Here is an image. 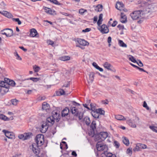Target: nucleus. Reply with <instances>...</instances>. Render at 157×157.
<instances>
[{
    "mask_svg": "<svg viewBox=\"0 0 157 157\" xmlns=\"http://www.w3.org/2000/svg\"><path fill=\"white\" fill-rule=\"evenodd\" d=\"M113 145L114 146L117 148H118L120 146V144L117 141H114L113 143Z\"/></svg>",
    "mask_w": 157,
    "mask_h": 157,
    "instance_id": "nucleus-40",
    "label": "nucleus"
},
{
    "mask_svg": "<svg viewBox=\"0 0 157 157\" xmlns=\"http://www.w3.org/2000/svg\"><path fill=\"white\" fill-rule=\"evenodd\" d=\"M0 118L2 120H6L7 118L5 115L1 114H0Z\"/></svg>",
    "mask_w": 157,
    "mask_h": 157,
    "instance_id": "nucleus-44",
    "label": "nucleus"
},
{
    "mask_svg": "<svg viewBox=\"0 0 157 157\" xmlns=\"http://www.w3.org/2000/svg\"><path fill=\"white\" fill-rule=\"evenodd\" d=\"M50 14L54 15L56 14V11L53 10H52L50 9Z\"/></svg>",
    "mask_w": 157,
    "mask_h": 157,
    "instance_id": "nucleus-53",
    "label": "nucleus"
},
{
    "mask_svg": "<svg viewBox=\"0 0 157 157\" xmlns=\"http://www.w3.org/2000/svg\"><path fill=\"white\" fill-rule=\"evenodd\" d=\"M38 100L42 101L45 99V97H40L38 98Z\"/></svg>",
    "mask_w": 157,
    "mask_h": 157,
    "instance_id": "nucleus-61",
    "label": "nucleus"
},
{
    "mask_svg": "<svg viewBox=\"0 0 157 157\" xmlns=\"http://www.w3.org/2000/svg\"><path fill=\"white\" fill-rule=\"evenodd\" d=\"M6 83H7V84H8L9 86V85H11L12 86H14L15 85V83L13 81H10L9 79L7 78H5L4 80L6 81Z\"/></svg>",
    "mask_w": 157,
    "mask_h": 157,
    "instance_id": "nucleus-21",
    "label": "nucleus"
},
{
    "mask_svg": "<svg viewBox=\"0 0 157 157\" xmlns=\"http://www.w3.org/2000/svg\"><path fill=\"white\" fill-rule=\"evenodd\" d=\"M117 27L118 28L119 30H123L124 29V27L123 25H119Z\"/></svg>",
    "mask_w": 157,
    "mask_h": 157,
    "instance_id": "nucleus-54",
    "label": "nucleus"
},
{
    "mask_svg": "<svg viewBox=\"0 0 157 157\" xmlns=\"http://www.w3.org/2000/svg\"><path fill=\"white\" fill-rule=\"evenodd\" d=\"M6 85V86L2 88V91H3L5 93L9 91V88L10 87V86L8 84H7Z\"/></svg>",
    "mask_w": 157,
    "mask_h": 157,
    "instance_id": "nucleus-29",
    "label": "nucleus"
},
{
    "mask_svg": "<svg viewBox=\"0 0 157 157\" xmlns=\"http://www.w3.org/2000/svg\"><path fill=\"white\" fill-rule=\"evenodd\" d=\"M139 146L140 147V148L142 149H145L147 148V145L144 144L139 143H138Z\"/></svg>",
    "mask_w": 157,
    "mask_h": 157,
    "instance_id": "nucleus-35",
    "label": "nucleus"
},
{
    "mask_svg": "<svg viewBox=\"0 0 157 157\" xmlns=\"http://www.w3.org/2000/svg\"><path fill=\"white\" fill-rule=\"evenodd\" d=\"M122 141L124 144L127 146H128L129 144V142L128 139L125 137H122Z\"/></svg>",
    "mask_w": 157,
    "mask_h": 157,
    "instance_id": "nucleus-23",
    "label": "nucleus"
},
{
    "mask_svg": "<svg viewBox=\"0 0 157 157\" xmlns=\"http://www.w3.org/2000/svg\"><path fill=\"white\" fill-rule=\"evenodd\" d=\"M149 128L153 132L157 133V124H155L153 125L150 126Z\"/></svg>",
    "mask_w": 157,
    "mask_h": 157,
    "instance_id": "nucleus-25",
    "label": "nucleus"
},
{
    "mask_svg": "<svg viewBox=\"0 0 157 157\" xmlns=\"http://www.w3.org/2000/svg\"><path fill=\"white\" fill-rule=\"evenodd\" d=\"M97 112L99 115H104L105 113V111L104 110L101 109H97L96 110Z\"/></svg>",
    "mask_w": 157,
    "mask_h": 157,
    "instance_id": "nucleus-31",
    "label": "nucleus"
},
{
    "mask_svg": "<svg viewBox=\"0 0 157 157\" xmlns=\"http://www.w3.org/2000/svg\"><path fill=\"white\" fill-rule=\"evenodd\" d=\"M39 79L40 78H39L31 77L29 78H27V79H25V80H32L33 82H36L39 81Z\"/></svg>",
    "mask_w": 157,
    "mask_h": 157,
    "instance_id": "nucleus-37",
    "label": "nucleus"
},
{
    "mask_svg": "<svg viewBox=\"0 0 157 157\" xmlns=\"http://www.w3.org/2000/svg\"><path fill=\"white\" fill-rule=\"evenodd\" d=\"M104 67L109 70L113 71V67L112 65L107 62H105L103 64Z\"/></svg>",
    "mask_w": 157,
    "mask_h": 157,
    "instance_id": "nucleus-15",
    "label": "nucleus"
},
{
    "mask_svg": "<svg viewBox=\"0 0 157 157\" xmlns=\"http://www.w3.org/2000/svg\"><path fill=\"white\" fill-rule=\"evenodd\" d=\"M143 106L144 107L146 108V109L148 110L149 109V108L147 106V103L145 101L144 102Z\"/></svg>",
    "mask_w": 157,
    "mask_h": 157,
    "instance_id": "nucleus-57",
    "label": "nucleus"
},
{
    "mask_svg": "<svg viewBox=\"0 0 157 157\" xmlns=\"http://www.w3.org/2000/svg\"><path fill=\"white\" fill-rule=\"evenodd\" d=\"M130 15L133 20H136L141 17V11L140 10L134 11Z\"/></svg>",
    "mask_w": 157,
    "mask_h": 157,
    "instance_id": "nucleus-6",
    "label": "nucleus"
},
{
    "mask_svg": "<svg viewBox=\"0 0 157 157\" xmlns=\"http://www.w3.org/2000/svg\"><path fill=\"white\" fill-rule=\"evenodd\" d=\"M129 60L131 61L133 63H135L137 62L136 60L132 56L129 55Z\"/></svg>",
    "mask_w": 157,
    "mask_h": 157,
    "instance_id": "nucleus-39",
    "label": "nucleus"
},
{
    "mask_svg": "<svg viewBox=\"0 0 157 157\" xmlns=\"http://www.w3.org/2000/svg\"><path fill=\"white\" fill-rule=\"evenodd\" d=\"M43 9L44 10V11L47 13H49V8L46 7L44 6L43 8Z\"/></svg>",
    "mask_w": 157,
    "mask_h": 157,
    "instance_id": "nucleus-45",
    "label": "nucleus"
},
{
    "mask_svg": "<svg viewBox=\"0 0 157 157\" xmlns=\"http://www.w3.org/2000/svg\"><path fill=\"white\" fill-rule=\"evenodd\" d=\"M118 44L120 46L122 47L126 48L127 47V45L122 40H118Z\"/></svg>",
    "mask_w": 157,
    "mask_h": 157,
    "instance_id": "nucleus-27",
    "label": "nucleus"
},
{
    "mask_svg": "<svg viewBox=\"0 0 157 157\" xmlns=\"http://www.w3.org/2000/svg\"><path fill=\"white\" fill-rule=\"evenodd\" d=\"M102 103L104 104H108L109 103V102L107 100H102Z\"/></svg>",
    "mask_w": 157,
    "mask_h": 157,
    "instance_id": "nucleus-62",
    "label": "nucleus"
},
{
    "mask_svg": "<svg viewBox=\"0 0 157 157\" xmlns=\"http://www.w3.org/2000/svg\"><path fill=\"white\" fill-rule=\"evenodd\" d=\"M76 42L78 43L80 45L82 46H86L89 44V43L84 39L81 38H77Z\"/></svg>",
    "mask_w": 157,
    "mask_h": 157,
    "instance_id": "nucleus-12",
    "label": "nucleus"
},
{
    "mask_svg": "<svg viewBox=\"0 0 157 157\" xmlns=\"http://www.w3.org/2000/svg\"><path fill=\"white\" fill-rule=\"evenodd\" d=\"M93 7L95 8V10L97 12L101 11L103 9V6L101 4H98L96 6H94Z\"/></svg>",
    "mask_w": 157,
    "mask_h": 157,
    "instance_id": "nucleus-19",
    "label": "nucleus"
},
{
    "mask_svg": "<svg viewBox=\"0 0 157 157\" xmlns=\"http://www.w3.org/2000/svg\"><path fill=\"white\" fill-rule=\"evenodd\" d=\"M69 109L67 107H66L62 111V117H65L67 116L69 113Z\"/></svg>",
    "mask_w": 157,
    "mask_h": 157,
    "instance_id": "nucleus-16",
    "label": "nucleus"
},
{
    "mask_svg": "<svg viewBox=\"0 0 157 157\" xmlns=\"http://www.w3.org/2000/svg\"><path fill=\"white\" fill-rule=\"evenodd\" d=\"M123 5L122 3L120 2H117L116 4V8L118 10H120L119 8L121 7H123Z\"/></svg>",
    "mask_w": 157,
    "mask_h": 157,
    "instance_id": "nucleus-34",
    "label": "nucleus"
},
{
    "mask_svg": "<svg viewBox=\"0 0 157 157\" xmlns=\"http://www.w3.org/2000/svg\"><path fill=\"white\" fill-rule=\"evenodd\" d=\"M50 2L56 5H59L60 4L57 0H50Z\"/></svg>",
    "mask_w": 157,
    "mask_h": 157,
    "instance_id": "nucleus-42",
    "label": "nucleus"
},
{
    "mask_svg": "<svg viewBox=\"0 0 157 157\" xmlns=\"http://www.w3.org/2000/svg\"><path fill=\"white\" fill-rule=\"evenodd\" d=\"M52 118L54 120H51V122L50 121V123H51L52 124L54 123V120H56L59 121V119L60 118V116L59 113V112L58 110H55L53 111L52 112Z\"/></svg>",
    "mask_w": 157,
    "mask_h": 157,
    "instance_id": "nucleus-4",
    "label": "nucleus"
},
{
    "mask_svg": "<svg viewBox=\"0 0 157 157\" xmlns=\"http://www.w3.org/2000/svg\"><path fill=\"white\" fill-rule=\"evenodd\" d=\"M133 151H140V148L139 146L138 143L137 144L136 147L133 149Z\"/></svg>",
    "mask_w": 157,
    "mask_h": 157,
    "instance_id": "nucleus-41",
    "label": "nucleus"
},
{
    "mask_svg": "<svg viewBox=\"0 0 157 157\" xmlns=\"http://www.w3.org/2000/svg\"><path fill=\"white\" fill-rule=\"evenodd\" d=\"M49 23V21L48 20H44L43 21V24L44 25L47 26L48 25Z\"/></svg>",
    "mask_w": 157,
    "mask_h": 157,
    "instance_id": "nucleus-52",
    "label": "nucleus"
},
{
    "mask_svg": "<svg viewBox=\"0 0 157 157\" xmlns=\"http://www.w3.org/2000/svg\"><path fill=\"white\" fill-rule=\"evenodd\" d=\"M92 65L94 66L96 69H97L98 67L99 66H98L97 64L95 62H93L92 63Z\"/></svg>",
    "mask_w": 157,
    "mask_h": 157,
    "instance_id": "nucleus-63",
    "label": "nucleus"
},
{
    "mask_svg": "<svg viewBox=\"0 0 157 157\" xmlns=\"http://www.w3.org/2000/svg\"><path fill=\"white\" fill-rule=\"evenodd\" d=\"M84 121L87 125H89L90 123V118L88 117H86L84 119Z\"/></svg>",
    "mask_w": 157,
    "mask_h": 157,
    "instance_id": "nucleus-30",
    "label": "nucleus"
},
{
    "mask_svg": "<svg viewBox=\"0 0 157 157\" xmlns=\"http://www.w3.org/2000/svg\"><path fill=\"white\" fill-rule=\"evenodd\" d=\"M91 29L90 28H87L85 29H83L82 30L83 32H87L90 31Z\"/></svg>",
    "mask_w": 157,
    "mask_h": 157,
    "instance_id": "nucleus-55",
    "label": "nucleus"
},
{
    "mask_svg": "<svg viewBox=\"0 0 157 157\" xmlns=\"http://www.w3.org/2000/svg\"><path fill=\"white\" fill-rule=\"evenodd\" d=\"M7 83H6V81H0V86L2 87H4L6 86Z\"/></svg>",
    "mask_w": 157,
    "mask_h": 157,
    "instance_id": "nucleus-33",
    "label": "nucleus"
},
{
    "mask_svg": "<svg viewBox=\"0 0 157 157\" xmlns=\"http://www.w3.org/2000/svg\"><path fill=\"white\" fill-rule=\"evenodd\" d=\"M2 132L5 133L6 136L9 139H12L15 137L13 132H10L5 130H3Z\"/></svg>",
    "mask_w": 157,
    "mask_h": 157,
    "instance_id": "nucleus-11",
    "label": "nucleus"
},
{
    "mask_svg": "<svg viewBox=\"0 0 157 157\" xmlns=\"http://www.w3.org/2000/svg\"><path fill=\"white\" fill-rule=\"evenodd\" d=\"M117 23V21H113V23L111 25L112 27H115V26Z\"/></svg>",
    "mask_w": 157,
    "mask_h": 157,
    "instance_id": "nucleus-60",
    "label": "nucleus"
},
{
    "mask_svg": "<svg viewBox=\"0 0 157 157\" xmlns=\"http://www.w3.org/2000/svg\"><path fill=\"white\" fill-rule=\"evenodd\" d=\"M137 119H130L127 121V123L131 127L135 128L136 127Z\"/></svg>",
    "mask_w": 157,
    "mask_h": 157,
    "instance_id": "nucleus-8",
    "label": "nucleus"
},
{
    "mask_svg": "<svg viewBox=\"0 0 157 157\" xmlns=\"http://www.w3.org/2000/svg\"><path fill=\"white\" fill-rule=\"evenodd\" d=\"M33 69L35 72H38L40 70V67L36 65H34L33 66Z\"/></svg>",
    "mask_w": 157,
    "mask_h": 157,
    "instance_id": "nucleus-32",
    "label": "nucleus"
},
{
    "mask_svg": "<svg viewBox=\"0 0 157 157\" xmlns=\"http://www.w3.org/2000/svg\"><path fill=\"white\" fill-rule=\"evenodd\" d=\"M13 20L14 21L17 22L18 24L19 25H21V21L19 20V19L18 18H13Z\"/></svg>",
    "mask_w": 157,
    "mask_h": 157,
    "instance_id": "nucleus-46",
    "label": "nucleus"
},
{
    "mask_svg": "<svg viewBox=\"0 0 157 157\" xmlns=\"http://www.w3.org/2000/svg\"><path fill=\"white\" fill-rule=\"evenodd\" d=\"M137 69L139 70L140 71H144V72H145L147 73V72L146 71L144 70V69H143V68H140L138 67H137Z\"/></svg>",
    "mask_w": 157,
    "mask_h": 157,
    "instance_id": "nucleus-59",
    "label": "nucleus"
},
{
    "mask_svg": "<svg viewBox=\"0 0 157 157\" xmlns=\"http://www.w3.org/2000/svg\"><path fill=\"white\" fill-rule=\"evenodd\" d=\"M108 133L106 132H101L95 136V140L99 142L104 140L108 136Z\"/></svg>",
    "mask_w": 157,
    "mask_h": 157,
    "instance_id": "nucleus-2",
    "label": "nucleus"
},
{
    "mask_svg": "<svg viewBox=\"0 0 157 157\" xmlns=\"http://www.w3.org/2000/svg\"><path fill=\"white\" fill-rule=\"evenodd\" d=\"M91 110H92L91 112H94V111H96L97 109H96L95 107L93 106L91 104H90Z\"/></svg>",
    "mask_w": 157,
    "mask_h": 157,
    "instance_id": "nucleus-47",
    "label": "nucleus"
},
{
    "mask_svg": "<svg viewBox=\"0 0 157 157\" xmlns=\"http://www.w3.org/2000/svg\"><path fill=\"white\" fill-rule=\"evenodd\" d=\"M49 105L46 102H44L42 104V109L47 112L49 110Z\"/></svg>",
    "mask_w": 157,
    "mask_h": 157,
    "instance_id": "nucleus-17",
    "label": "nucleus"
},
{
    "mask_svg": "<svg viewBox=\"0 0 157 157\" xmlns=\"http://www.w3.org/2000/svg\"><path fill=\"white\" fill-rule=\"evenodd\" d=\"M103 16V15L102 14V13L100 14L99 15V17L98 20L102 21H103V19H102Z\"/></svg>",
    "mask_w": 157,
    "mask_h": 157,
    "instance_id": "nucleus-58",
    "label": "nucleus"
},
{
    "mask_svg": "<svg viewBox=\"0 0 157 157\" xmlns=\"http://www.w3.org/2000/svg\"><path fill=\"white\" fill-rule=\"evenodd\" d=\"M94 74L93 72H91L89 75V78L90 82H92L94 79Z\"/></svg>",
    "mask_w": 157,
    "mask_h": 157,
    "instance_id": "nucleus-28",
    "label": "nucleus"
},
{
    "mask_svg": "<svg viewBox=\"0 0 157 157\" xmlns=\"http://www.w3.org/2000/svg\"><path fill=\"white\" fill-rule=\"evenodd\" d=\"M70 57L68 56H63L59 57V59L62 61H65L70 59Z\"/></svg>",
    "mask_w": 157,
    "mask_h": 157,
    "instance_id": "nucleus-24",
    "label": "nucleus"
},
{
    "mask_svg": "<svg viewBox=\"0 0 157 157\" xmlns=\"http://www.w3.org/2000/svg\"><path fill=\"white\" fill-rule=\"evenodd\" d=\"M112 38L110 36L108 37L107 40V42L108 43H110L111 42Z\"/></svg>",
    "mask_w": 157,
    "mask_h": 157,
    "instance_id": "nucleus-64",
    "label": "nucleus"
},
{
    "mask_svg": "<svg viewBox=\"0 0 157 157\" xmlns=\"http://www.w3.org/2000/svg\"><path fill=\"white\" fill-rule=\"evenodd\" d=\"M100 142H98L96 145L97 150L99 151H107L108 149L107 146L105 144L100 143Z\"/></svg>",
    "mask_w": 157,
    "mask_h": 157,
    "instance_id": "nucleus-5",
    "label": "nucleus"
},
{
    "mask_svg": "<svg viewBox=\"0 0 157 157\" xmlns=\"http://www.w3.org/2000/svg\"><path fill=\"white\" fill-rule=\"evenodd\" d=\"M6 31V36L10 37L13 35V32L12 29H6L1 31V32H3L4 31Z\"/></svg>",
    "mask_w": 157,
    "mask_h": 157,
    "instance_id": "nucleus-13",
    "label": "nucleus"
},
{
    "mask_svg": "<svg viewBox=\"0 0 157 157\" xmlns=\"http://www.w3.org/2000/svg\"><path fill=\"white\" fill-rule=\"evenodd\" d=\"M65 92H67V91H64V90L63 89H60L59 91V93L60 95H64L65 94Z\"/></svg>",
    "mask_w": 157,
    "mask_h": 157,
    "instance_id": "nucleus-43",
    "label": "nucleus"
},
{
    "mask_svg": "<svg viewBox=\"0 0 157 157\" xmlns=\"http://www.w3.org/2000/svg\"><path fill=\"white\" fill-rule=\"evenodd\" d=\"M0 13L3 16L8 18H11L13 17L12 15L10 13L5 11H0Z\"/></svg>",
    "mask_w": 157,
    "mask_h": 157,
    "instance_id": "nucleus-14",
    "label": "nucleus"
},
{
    "mask_svg": "<svg viewBox=\"0 0 157 157\" xmlns=\"http://www.w3.org/2000/svg\"><path fill=\"white\" fill-rule=\"evenodd\" d=\"M98 29L102 33H107L109 32V29L105 25L103 24L98 27Z\"/></svg>",
    "mask_w": 157,
    "mask_h": 157,
    "instance_id": "nucleus-9",
    "label": "nucleus"
},
{
    "mask_svg": "<svg viewBox=\"0 0 157 157\" xmlns=\"http://www.w3.org/2000/svg\"><path fill=\"white\" fill-rule=\"evenodd\" d=\"M12 104L14 105H17L18 101L16 99H12L11 100Z\"/></svg>",
    "mask_w": 157,
    "mask_h": 157,
    "instance_id": "nucleus-36",
    "label": "nucleus"
},
{
    "mask_svg": "<svg viewBox=\"0 0 157 157\" xmlns=\"http://www.w3.org/2000/svg\"><path fill=\"white\" fill-rule=\"evenodd\" d=\"M121 22L122 23H124L127 22V17L125 15H124L123 13H121V17L120 19Z\"/></svg>",
    "mask_w": 157,
    "mask_h": 157,
    "instance_id": "nucleus-20",
    "label": "nucleus"
},
{
    "mask_svg": "<svg viewBox=\"0 0 157 157\" xmlns=\"http://www.w3.org/2000/svg\"><path fill=\"white\" fill-rule=\"evenodd\" d=\"M90 127L93 130H94L96 128V123L95 121H92L90 125Z\"/></svg>",
    "mask_w": 157,
    "mask_h": 157,
    "instance_id": "nucleus-38",
    "label": "nucleus"
},
{
    "mask_svg": "<svg viewBox=\"0 0 157 157\" xmlns=\"http://www.w3.org/2000/svg\"><path fill=\"white\" fill-rule=\"evenodd\" d=\"M136 63L140 67H142L143 66V63L140 60H138L136 62Z\"/></svg>",
    "mask_w": 157,
    "mask_h": 157,
    "instance_id": "nucleus-49",
    "label": "nucleus"
},
{
    "mask_svg": "<svg viewBox=\"0 0 157 157\" xmlns=\"http://www.w3.org/2000/svg\"><path fill=\"white\" fill-rule=\"evenodd\" d=\"M70 109L71 110V113L74 115L78 117L79 120L82 119V116H80L81 113V112H79L77 108L75 107H70Z\"/></svg>",
    "mask_w": 157,
    "mask_h": 157,
    "instance_id": "nucleus-7",
    "label": "nucleus"
},
{
    "mask_svg": "<svg viewBox=\"0 0 157 157\" xmlns=\"http://www.w3.org/2000/svg\"><path fill=\"white\" fill-rule=\"evenodd\" d=\"M14 55L17 56L16 59H19L20 60H21V58L18 55V53L17 52H16L14 53Z\"/></svg>",
    "mask_w": 157,
    "mask_h": 157,
    "instance_id": "nucleus-48",
    "label": "nucleus"
},
{
    "mask_svg": "<svg viewBox=\"0 0 157 157\" xmlns=\"http://www.w3.org/2000/svg\"><path fill=\"white\" fill-rule=\"evenodd\" d=\"M92 115L95 118H98L99 117V114L96 111L91 112Z\"/></svg>",
    "mask_w": 157,
    "mask_h": 157,
    "instance_id": "nucleus-26",
    "label": "nucleus"
},
{
    "mask_svg": "<svg viewBox=\"0 0 157 157\" xmlns=\"http://www.w3.org/2000/svg\"><path fill=\"white\" fill-rule=\"evenodd\" d=\"M49 117L47 118L46 121H43L42 122L41 128H40V132L42 133H45L48 128V123L49 122Z\"/></svg>",
    "mask_w": 157,
    "mask_h": 157,
    "instance_id": "nucleus-3",
    "label": "nucleus"
},
{
    "mask_svg": "<svg viewBox=\"0 0 157 157\" xmlns=\"http://www.w3.org/2000/svg\"><path fill=\"white\" fill-rule=\"evenodd\" d=\"M126 152L128 154H132V149L131 148H128L126 151Z\"/></svg>",
    "mask_w": 157,
    "mask_h": 157,
    "instance_id": "nucleus-51",
    "label": "nucleus"
},
{
    "mask_svg": "<svg viewBox=\"0 0 157 157\" xmlns=\"http://www.w3.org/2000/svg\"><path fill=\"white\" fill-rule=\"evenodd\" d=\"M86 10L83 9H80L79 10V12L81 14H83L85 12H86Z\"/></svg>",
    "mask_w": 157,
    "mask_h": 157,
    "instance_id": "nucleus-50",
    "label": "nucleus"
},
{
    "mask_svg": "<svg viewBox=\"0 0 157 157\" xmlns=\"http://www.w3.org/2000/svg\"><path fill=\"white\" fill-rule=\"evenodd\" d=\"M115 118L116 119L120 121H125L126 120V118L123 116L120 115H115Z\"/></svg>",
    "mask_w": 157,
    "mask_h": 157,
    "instance_id": "nucleus-22",
    "label": "nucleus"
},
{
    "mask_svg": "<svg viewBox=\"0 0 157 157\" xmlns=\"http://www.w3.org/2000/svg\"><path fill=\"white\" fill-rule=\"evenodd\" d=\"M38 34L36 30L34 29H33L30 30V35L32 37L36 36Z\"/></svg>",
    "mask_w": 157,
    "mask_h": 157,
    "instance_id": "nucleus-18",
    "label": "nucleus"
},
{
    "mask_svg": "<svg viewBox=\"0 0 157 157\" xmlns=\"http://www.w3.org/2000/svg\"><path fill=\"white\" fill-rule=\"evenodd\" d=\"M36 143H33L32 145L30 146V148L32 149L33 151L36 155H38L40 153V150L38 147L41 146L44 144V135L42 134L37 135L35 138Z\"/></svg>",
    "mask_w": 157,
    "mask_h": 157,
    "instance_id": "nucleus-1",
    "label": "nucleus"
},
{
    "mask_svg": "<svg viewBox=\"0 0 157 157\" xmlns=\"http://www.w3.org/2000/svg\"><path fill=\"white\" fill-rule=\"evenodd\" d=\"M70 86V83L69 82H68L66 84H64L63 86V87H65L67 88L68 89H70V88H69V86Z\"/></svg>",
    "mask_w": 157,
    "mask_h": 157,
    "instance_id": "nucleus-56",
    "label": "nucleus"
},
{
    "mask_svg": "<svg viewBox=\"0 0 157 157\" xmlns=\"http://www.w3.org/2000/svg\"><path fill=\"white\" fill-rule=\"evenodd\" d=\"M32 134V133L29 132L24 133L23 134H20L18 136L19 139L25 140L29 139L31 137V136Z\"/></svg>",
    "mask_w": 157,
    "mask_h": 157,
    "instance_id": "nucleus-10",
    "label": "nucleus"
}]
</instances>
